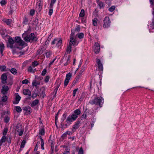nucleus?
Masks as SVG:
<instances>
[{
  "label": "nucleus",
  "instance_id": "0e129e2a",
  "mask_svg": "<svg viewBox=\"0 0 154 154\" xmlns=\"http://www.w3.org/2000/svg\"><path fill=\"white\" fill-rule=\"evenodd\" d=\"M49 78L50 77L49 76H46L45 79V82L46 83L48 82L49 81Z\"/></svg>",
  "mask_w": 154,
  "mask_h": 154
},
{
  "label": "nucleus",
  "instance_id": "bb28decb",
  "mask_svg": "<svg viewBox=\"0 0 154 154\" xmlns=\"http://www.w3.org/2000/svg\"><path fill=\"white\" fill-rule=\"evenodd\" d=\"M72 77V74L70 72L69 73L66 75L65 79L69 81Z\"/></svg>",
  "mask_w": 154,
  "mask_h": 154
},
{
  "label": "nucleus",
  "instance_id": "13d9d810",
  "mask_svg": "<svg viewBox=\"0 0 154 154\" xmlns=\"http://www.w3.org/2000/svg\"><path fill=\"white\" fill-rule=\"evenodd\" d=\"M0 3L2 6H3L6 4V2L5 0H2L0 2Z\"/></svg>",
  "mask_w": 154,
  "mask_h": 154
},
{
  "label": "nucleus",
  "instance_id": "e2e57ef3",
  "mask_svg": "<svg viewBox=\"0 0 154 154\" xmlns=\"http://www.w3.org/2000/svg\"><path fill=\"white\" fill-rule=\"evenodd\" d=\"M53 8H50V9H49V12H48V14L50 16L53 13Z\"/></svg>",
  "mask_w": 154,
  "mask_h": 154
},
{
  "label": "nucleus",
  "instance_id": "cd10ccee",
  "mask_svg": "<svg viewBox=\"0 0 154 154\" xmlns=\"http://www.w3.org/2000/svg\"><path fill=\"white\" fill-rule=\"evenodd\" d=\"M6 66L5 65L0 66V70L2 71H8V69H6Z\"/></svg>",
  "mask_w": 154,
  "mask_h": 154
},
{
  "label": "nucleus",
  "instance_id": "774afa93",
  "mask_svg": "<svg viewBox=\"0 0 154 154\" xmlns=\"http://www.w3.org/2000/svg\"><path fill=\"white\" fill-rule=\"evenodd\" d=\"M35 11L34 10H32L30 11V15L31 16H33L34 14Z\"/></svg>",
  "mask_w": 154,
  "mask_h": 154
},
{
  "label": "nucleus",
  "instance_id": "39448f33",
  "mask_svg": "<svg viewBox=\"0 0 154 154\" xmlns=\"http://www.w3.org/2000/svg\"><path fill=\"white\" fill-rule=\"evenodd\" d=\"M9 38L8 39V42L7 43V47H9L12 48L14 47L15 41L10 36H8Z\"/></svg>",
  "mask_w": 154,
  "mask_h": 154
},
{
  "label": "nucleus",
  "instance_id": "6e6552de",
  "mask_svg": "<svg viewBox=\"0 0 154 154\" xmlns=\"http://www.w3.org/2000/svg\"><path fill=\"white\" fill-rule=\"evenodd\" d=\"M22 48L21 47H20L18 45H14V47L12 48V51L13 54L17 53H18V50H21Z\"/></svg>",
  "mask_w": 154,
  "mask_h": 154
},
{
  "label": "nucleus",
  "instance_id": "5701e85b",
  "mask_svg": "<svg viewBox=\"0 0 154 154\" xmlns=\"http://www.w3.org/2000/svg\"><path fill=\"white\" fill-rule=\"evenodd\" d=\"M93 111L94 110L93 109H91L89 110L87 108H86L84 112L86 114H92V113H93Z\"/></svg>",
  "mask_w": 154,
  "mask_h": 154
},
{
  "label": "nucleus",
  "instance_id": "20e7f679",
  "mask_svg": "<svg viewBox=\"0 0 154 154\" xmlns=\"http://www.w3.org/2000/svg\"><path fill=\"white\" fill-rule=\"evenodd\" d=\"M15 44L16 45L20 46H22L24 45L25 42L24 41L22 40L21 38L19 37H16L15 38Z\"/></svg>",
  "mask_w": 154,
  "mask_h": 154
},
{
  "label": "nucleus",
  "instance_id": "dca6fc26",
  "mask_svg": "<svg viewBox=\"0 0 154 154\" xmlns=\"http://www.w3.org/2000/svg\"><path fill=\"white\" fill-rule=\"evenodd\" d=\"M97 4L100 9H103L104 8V4L102 2H99L98 1L97 2Z\"/></svg>",
  "mask_w": 154,
  "mask_h": 154
},
{
  "label": "nucleus",
  "instance_id": "69168bd1",
  "mask_svg": "<svg viewBox=\"0 0 154 154\" xmlns=\"http://www.w3.org/2000/svg\"><path fill=\"white\" fill-rule=\"evenodd\" d=\"M29 83V81L27 79H25L22 81L23 84H27Z\"/></svg>",
  "mask_w": 154,
  "mask_h": 154
},
{
  "label": "nucleus",
  "instance_id": "7ed1b4c3",
  "mask_svg": "<svg viewBox=\"0 0 154 154\" xmlns=\"http://www.w3.org/2000/svg\"><path fill=\"white\" fill-rule=\"evenodd\" d=\"M111 21L108 17H105L103 21V26L104 28H106L109 27Z\"/></svg>",
  "mask_w": 154,
  "mask_h": 154
},
{
  "label": "nucleus",
  "instance_id": "603ef678",
  "mask_svg": "<svg viewBox=\"0 0 154 154\" xmlns=\"http://www.w3.org/2000/svg\"><path fill=\"white\" fill-rule=\"evenodd\" d=\"M26 143V141L23 140L22 141V143H21V145H20V147L23 148L24 147V145L25 144V143Z\"/></svg>",
  "mask_w": 154,
  "mask_h": 154
},
{
  "label": "nucleus",
  "instance_id": "a19ab883",
  "mask_svg": "<svg viewBox=\"0 0 154 154\" xmlns=\"http://www.w3.org/2000/svg\"><path fill=\"white\" fill-rule=\"evenodd\" d=\"M8 97L6 95H4L2 99V101L3 102H5L7 100Z\"/></svg>",
  "mask_w": 154,
  "mask_h": 154
},
{
  "label": "nucleus",
  "instance_id": "c756f323",
  "mask_svg": "<svg viewBox=\"0 0 154 154\" xmlns=\"http://www.w3.org/2000/svg\"><path fill=\"white\" fill-rule=\"evenodd\" d=\"M46 57L48 58L50 57V56L52 54V53L51 51H49L46 52L45 53Z\"/></svg>",
  "mask_w": 154,
  "mask_h": 154
},
{
  "label": "nucleus",
  "instance_id": "4468645a",
  "mask_svg": "<svg viewBox=\"0 0 154 154\" xmlns=\"http://www.w3.org/2000/svg\"><path fill=\"white\" fill-rule=\"evenodd\" d=\"M30 40L36 41L37 40L38 38L35 37L34 34L33 33H31L29 36Z\"/></svg>",
  "mask_w": 154,
  "mask_h": 154
},
{
  "label": "nucleus",
  "instance_id": "a211bd4d",
  "mask_svg": "<svg viewBox=\"0 0 154 154\" xmlns=\"http://www.w3.org/2000/svg\"><path fill=\"white\" fill-rule=\"evenodd\" d=\"M76 40L74 38L73 39H70L69 41V45L71 46H74L76 44Z\"/></svg>",
  "mask_w": 154,
  "mask_h": 154
},
{
  "label": "nucleus",
  "instance_id": "9d476101",
  "mask_svg": "<svg viewBox=\"0 0 154 154\" xmlns=\"http://www.w3.org/2000/svg\"><path fill=\"white\" fill-rule=\"evenodd\" d=\"M9 89V88L8 86L3 85L1 90V92L3 94H6Z\"/></svg>",
  "mask_w": 154,
  "mask_h": 154
},
{
  "label": "nucleus",
  "instance_id": "79ce46f5",
  "mask_svg": "<svg viewBox=\"0 0 154 154\" xmlns=\"http://www.w3.org/2000/svg\"><path fill=\"white\" fill-rule=\"evenodd\" d=\"M56 0H51L50 5V8H53L54 4L56 2Z\"/></svg>",
  "mask_w": 154,
  "mask_h": 154
},
{
  "label": "nucleus",
  "instance_id": "f3484780",
  "mask_svg": "<svg viewBox=\"0 0 154 154\" xmlns=\"http://www.w3.org/2000/svg\"><path fill=\"white\" fill-rule=\"evenodd\" d=\"M5 46L2 42L0 43V52L2 55H3V51L4 48Z\"/></svg>",
  "mask_w": 154,
  "mask_h": 154
},
{
  "label": "nucleus",
  "instance_id": "f704fd0d",
  "mask_svg": "<svg viewBox=\"0 0 154 154\" xmlns=\"http://www.w3.org/2000/svg\"><path fill=\"white\" fill-rule=\"evenodd\" d=\"M78 38L80 39H82L83 38L84 36V34L82 32L78 33Z\"/></svg>",
  "mask_w": 154,
  "mask_h": 154
},
{
  "label": "nucleus",
  "instance_id": "5fc2aeb1",
  "mask_svg": "<svg viewBox=\"0 0 154 154\" xmlns=\"http://www.w3.org/2000/svg\"><path fill=\"white\" fill-rule=\"evenodd\" d=\"M46 72L47 70L46 69H45L42 71L41 74L42 76H44L46 74Z\"/></svg>",
  "mask_w": 154,
  "mask_h": 154
},
{
  "label": "nucleus",
  "instance_id": "de8ad7c7",
  "mask_svg": "<svg viewBox=\"0 0 154 154\" xmlns=\"http://www.w3.org/2000/svg\"><path fill=\"white\" fill-rule=\"evenodd\" d=\"M85 67H84L83 66L82 67V69L80 71V72L79 74V76H81L82 75V72H84V71L85 70Z\"/></svg>",
  "mask_w": 154,
  "mask_h": 154
},
{
  "label": "nucleus",
  "instance_id": "ea45409f",
  "mask_svg": "<svg viewBox=\"0 0 154 154\" xmlns=\"http://www.w3.org/2000/svg\"><path fill=\"white\" fill-rule=\"evenodd\" d=\"M8 131V129L7 128H5L4 129L3 134V136H5L7 132Z\"/></svg>",
  "mask_w": 154,
  "mask_h": 154
},
{
  "label": "nucleus",
  "instance_id": "2eb2a0df",
  "mask_svg": "<svg viewBox=\"0 0 154 154\" xmlns=\"http://www.w3.org/2000/svg\"><path fill=\"white\" fill-rule=\"evenodd\" d=\"M97 63L98 65V68L100 69H103V66L102 63H101L100 60L99 59L97 60Z\"/></svg>",
  "mask_w": 154,
  "mask_h": 154
},
{
  "label": "nucleus",
  "instance_id": "412c9836",
  "mask_svg": "<svg viewBox=\"0 0 154 154\" xmlns=\"http://www.w3.org/2000/svg\"><path fill=\"white\" fill-rule=\"evenodd\" d=\"M6 137L5 136H3L0 140V147L2 145L3 143L5 142L6 141Z\"/></svg>",
  "mask_w": 154,
  "mask_h": 154
},
{
  "label": "nucleus",
  "instance_id": "37998d69",
  "mask_svg": "<svg viewBox=\"0 0 154 154\" xmlns=\"http://www.w3.org/2000/svg\"><path fill=\"white\" fill-rule=\"evenodd\" d=\"M69 149L67 147H66L64 151L63 152V154H68L69 153Z\"/></svg>",
  "mask_w": 154,
  "mask_h": 154
},
{
  "label": "nucleus",
  "instance_id": "6ab92c4d",
  "mask_svg": "<svg viewBox=\"0 0 154 154\" xmlns=\"http://www.w3.org/2000/svg\"><path fill=\"white\" fill-rule=\"evenodd\" d=\"M39 100L38 99L35 100L32 102L30 106L31 107H33L39 103Z\"/></svg>",
  "mask_w": 154,
  "mask_h": 154
},
{
  "label": "nucleus",
  "instance_id": "2f4dec72",
  "mask_svg": "<svg viewBox=\"0 0 154 154\" xmlns=\"http://www.w3.org/2000/svg\"><path fill=\"white\" fill-rule=\"evenodd\" d=\"M5 22L8 25L10 26L12 22V20L11 19H7L5 20Z\"/></svg>",
  "mask_w": 154,
  "mask_h": 154
},
{
  "label": "nucleus",
  "instance_id": "f03ea898",
  "mask_svg": "<svg viewBox=\"0 0 154 154\" xmlns=\"http://www.w3.org/2000/svg\"><path fill=\"white\" fill-rule=\"evenodd\" d=\"M103 103V99L102 97H96L94 100H90L89 103L92 105L94 104L99 105L100 107H102Z\"/></svg>",
  "mask_w": 154,
  "mask_h": 154
},
{
  "label": "nucleus",
  "instance_id": "8fccbe9b",
  "mask_svg": "<svg viewBox=\"0 0 154 154\" xmlns=\"http://www.w3.org/2000/svg\"><path fill=\"white\" fill-rule=\"evenodd\" d=\"M42 4V2L41 0H37V2L36 4L37 6L42 7L41 5Z\"/></svg>",
  "mask_w": 154,
  "mask_h": 154
},
{
  "label": "nucleus",
  "instance_id": "6e6d98bb",
  "mask_svg": "<svg viewBox=\"0 0 154 154\" xmlns=\"http://www.w3.org/2000/svg\"><path fill=\"white\" fill-rule=\"evenodd\" d=\"M74 30L75 31H76L77 32H79L80 31V27L79 26V25H77L75 30Z\"/></svg>",
  "mask_w": 154,
  "mask_h": 154
},
{
  "label": "nucleus",
  "instance_id": "4be33fe9",
  "mask_svg": "<svg viewBox=\"0 0 154 154\" xmlns=\"http://www.w3.org/2000/svg\"><path fill=\"white\" fill-rule=\"evenodd\" d=\"M45 50V49L44 48V47H42L41 48L37 51V54H42Z\"/></svg>",
  "mask_w": 154,
  "mask_h": 154
},
{
  "label": "nucleus",
  "instance_id": "09e8293b",
  "mask_svg": "<svg viewBox=\"0 0 154 154\" xmlns=\"http://www.w3.org/2000/svg\"><path fill=\"white\" fill-rule=\"evenodd\" d=\"M115 9V7L114 6H112L109 8V11L111 12L113 11Z\"/></svg>",
  "mask_w": 154,
  "mask_h": 154
},
{
  "label": "nucleus",
  "instance_id": "1a4fd4ad",
  "mask_svg": "<svg viewBox=\"0 0 154 154\" xmlns=\"http://www.w3.org/2000/svg\"><path fill=\"white\" fill-rule=\"evenodd\" d=\"M23 110L26 111V115L30 114L32 112V109L29 106H24L22 107Z\"/></svg>",
  "mask_w": 154,
  "mask_h": 154
},
{
  "label": "nucleus",
  "instance_id": "a18cd8bd",
  "mask_svg": "<svg viewBox=\"0 0 154 154\" xmlns=\"http://www.w3.org/2000/svg\"><path fill=\"white\" fill-rule=\"evenodd\" d=\"M39 94L37 92V93H33L32 96V98L34 99L35 98V97H37V96H39Z\"/></svg>",
  "mask_w": 154,
  "mask_h": 154
},
{
  "label": "nucleus",
  "instance_id": "ddd939ff",
  "mask_svg": "<svg viewBox=\"0 0 154 154\" xmlns=\"http://www.w3.org/2000/svg\"><path fill=\"white\" fill-rule=\"evenodd\" d=\"M1 79L2 80V83L4 84L6 83V80L7 79V77L5 74H3L1 76Z\"/></svg>",
  "mask_w": 154,
  "mask_h": 154
},
{
  "label": "nucleus",
  "instance_id": "338daca9",
  "mask_svg": "<svg viewBox=\"0 0 154 154\" xmlns=\"http://www.w3.org/2000/svg\"><path fill=\"white\" fill-rule=\"evenodd\" d=\"M28 21V19L26 17H25L23 21V23L24 24H26L27 23Z\"/></svg>",
  "mask_w": 154,
  "mask_h": 154
},
{
  "label": "nucleus",
  "instance_id": "473e14b6",
  "mask_svg": "<svg viewBox=\"0 0 154 154\" xmlns=\"http://www.w3.org/2000/svg\"><path fill=\"white\" fill-rule=\"evenodd\" d=\"M15 110L18 113L22 111V109L19 106H16L15 107Z\"/></svg>",
  "mask_w": 154,
  "mask_h": 154
},
{
  "label": "nucleus",
  "instance_id": "aec40b11",
  "mask_svg": "<svg viewBox=\"0 0 154 154\" xmlns=\"http://www.w3.org/2000/svg\"><path fill=\"white\" fill-rule=\"evenodd\" d=\"M8 71H10L11 73L14 75H16L17 73V71L15 68H12L11 69H8Z\"/></svg>",
  "mask_w": 154,
  "mask_h": 154
},
{
  "label": "nucleus",
  "instance_id": "bf43d9fd",
  "mask_svg": "<svg viewBox=\"0 0 154 154\" xmlns=\"http://www.w3.org/2000/svg\"><path fill=\"white\" fill-rule=\"evenodd\" d=\"M69 81L68 80H66V79H65L64 82V86L65 87H66L67 86V85L69 82Z\"/></svg>",
  "mask_w": 154,
  "mask_h": 154
},
{
  "label": "nucleus",
  "instance_id": "4d7b16f0",
  "mask_svg": "<svg viewBox=\"0 0 154 154\" xmlns=\"http://www.w3.org/2000/svg\"><path fill=\"white\" fill-rule=\"evenodd\" d=\"M66 113H65L63 114L62 118L61 119V120L62 121V122H63L66 119Z\"/></svg>",
  "mask_w": 154,
  "mask_h": 154
},
{
  "label": "nucleus",
  "instance_id": "052dcab7",
  "mask_svg": "<svg viewBox=\"0 0 154 154\" xmlns=\"http://www.w3.org/2000/svg\"><path fill=\"white\" fill-rule=\"evenodd\" d=\"M85 97V93H82V94L80 98L79 99V100L80 101H82L83 100Z\"/></svg>",
  "mask_w": 154,
  "mask_h": 154
},
{
  "label": "nucleus",
  "instance_id": "680f3d73",
  "mask_svg": "<svg viewBox=\"0 0 154 154\" xmlns=\"http://www.w3.org/2000/svg\"><path fill=\"white\" fill-rule=\"evenodd\" d=\"M78 153L79 154H83V150L82 147L80 148L79 150L78 151Z\"/></svg>",
  "mask_w": 154,
  "mask_h": 154
},
{
  "label": "nucleus",
  "instance_id": "58836bf2",
  "mask_svg": "<svg viewBox=\"0 0 154 154\" xmlns=\"http://www.w3.org/2000/svg\"><path fill=\"white\" fill-rule=\"evenodd\" d=\"M45 134V130L44 128H42L39 131L40 135H43Z\"/></svg>",
  "mask_w": 154,
  "mask_h": 154
},
{
  "label": "nucleus",
  "instance_id": "49530a36",
  "mask_svg": "<svg viewBox=\"0 0 154 154\" xmlns=\"http://www.w3.org/2000/svg\"><path fill=\"white\" fill-rule=\"evenodd\" d=\"M42 9V7L36 6V11L37 12H39Z\"/></svg>",
  "mask_w": 154,
  "mask_h": 154
},
{
  "label": "nucleus",
  "instance_id": "a878e982",
  "mask_svg": "<svg viewBox=\"0 0 154 154\" xmlns=\"http://www.w3.org/2000/svg\"><path fill=\"white\" fill-rule=\"evenodd\" d=\"M75 30L73 29H72L71 30V33L70 35V39H73L74 38V35L75 34Z\"/></svg>",
  "mask_w": 154,
  "mask_h": 154
},
{
  "label": "nucleus",
  "instance_id": "c9c22d12",
  "mask_svg": "<svg viewBox=\"0 0 154 154\" xmlns=\"http://www.w3.org/2000/svg\"><path fill=\"white\" fill-rule=\"evenodd\" d=\"M85 15V11L83 9H82L79 14V16L81 17H83Z\"/></svg>",
  "mask_w": 154,
  "mask_h": 154
},
{
  "label": "nucleus",
  "instance_id": "b1692460",
  "mask_svg": "<svg viewBox=\"0 0 154 154\" xmlns=\"http://www.w3.org/2000/svg\"><path fill=\"white\" fill-rule=\"evenodd\" d=\"M61 82L62 80L60 79H58L57 80L56 82V84H57V86L56 88L58 89V88L60 85Z\"/></svg>",
  "mask_w": 154,
  "mask_h": 154
},
{
  "label": "nucleus",
  "instance_id": "e433bc0d",
  "mask_svg": "<svg viewBox=\"0 0 154 154\" xmlns=\"http://www.w3.org/2000/svg\"><path fill=\"white\" fill-rule=\"evenodd\" d=\"M62 41L61 39H60L59 40H58L57 39V40L56 42V45L58 46H59L62 44Z\"/></svg>",
  "mask_w": 154,
  "mask_h": 154
},
{
  "label": "nucleus",
  "instance_id": "3c124183",
  "mask_svg": "<svg viewBox=\"0 0 154 154\" xmlns=\"http://www.w3.org/2000/svg\"><path fill=\"white\" fill-rule=\"evenodd\" d=\"M24 39L25 40V41L28 42H30V38L28 36H26L24 38Z\"/></svg>",
  "mask_w": 154,
  "mask_h": 154
},
{
  "label": "nucleus",
  "instance_id": "423d86ee",
  "mask_svg": "<svg viewBox=\"0 0 154 154\" xmlns=\"http://www.w3.org/2000/svg\"><path fill=\"white\" fill-rule=\"evenodd\" d=\"M16 131L19 133L18 135L20 136L22 135L23 132V129L22 125L20 124H18L16 127Z\"/></svg>",
  "mask_w": 154,
  "mask_h": 154
},
{
  "label": "nucleus",
  "instance_id": "864d4df0",
  "mask_svg": "<svg viewBox=\"0 0 154 154\" xmlns=\"http://www.w3.org/2000/svg\"><path fill=\"white\" fill-rule=\"evenodd\" d=\"M38 63L36 61H34L32 63V65L33 66V67H35L38 65Z\"/></svg>",
  "mask_w": 154,
  "mask_h": 154
},
{
  "label": "nucleus",
  "instance_id": "72a5a7b5",
  "mask_svg": "<svg viewBox=\"0 0 154 154\" xmlns=\"http://www.w3.org/2000/svg\"><path fill=\"white\" fill-rule=\"evenodd\" d=\"M93 25L94 26H97V19L96 18H94L92 20Z\"/></svg>",
  "mask_w": 154,
  "mask_h": 154
},
{
  "label": "nucleus",
  "instance_id": "c85d7f7f",
  "mask_svg": "<svg viewBox=\"0 0 154 154\" xmlns=\"http://www.w3.org/2000/svg\"><path fill=\"white\" fill-rule=\"evenodd\" d=\"M48 142L50 143H51V148L52 149V152H53V149L54 147V142L53 140H48Z\"/></svg>",
  "mask_w": 154,
  "mask_h": 154
},
{
  "label": "nucleus",
  "instance_id": "c03bdc74",
  "mask_svg": "<svg viewBox=\"0 0 154 154\" xmlns=\"http://www.w3.org/2000/svg\"><path fill=\"white\" fill-rule=\"evenodd\" d=\"M71 46L69 45L68 46L67 48V52H69V53H70L71 51Z\"/></svg>",
  "mask_w": 154,
  "mask_h": 154
},
{
  "label": "nucleus",
  "instance_id": "4c0bfd02",
  "mask_svg": "<svg viewBox=\"0 0 154 154\" xmlns=\"http://www.w3.org/2000/svg\"><path fill=\"white\" fill-rule=\"evenodd\" d=\"M10 120V118L8 116H5L4 120L5 122L6 123H8Z\"/></svg>",
  "mask_w": 154,
  "mask_h": 154
},
{
  "label": "nucleus",
  "instance_id": "f8f14e48",
  "mask_svg": "<svg viewBox=\"0 0 154 154\" xmlns=\"http://www.w3.org/2000/svg\"><path fill=\"white\" fill-rule=\"evenodd\" d=\"M21 97L18 95L17 93L16 94V96L15 97V101L13 102L14 104H18L21 99Z\"/></svg>",
  "mask_w": 154,
  "mask_h": 154
},
{
  "label": "nucleus",
  "instance_id": "393cba45",
  "mask_svg": "<svg viewBox=\"0 0 154 154\" xmlns=\"http://www.w3.org/2000/svg\"><path fill=\"white\" fill-rule=\"evenodd\" d=\"M79 123H80V121H77L75 122V124L74 125L73 128L75 129H77L80 126L79 125Z\"/></svg>",
  "mask_w": 154,
  "mask_h": 154
},
{
  "label": "nucleus",
  "instance_id": "f257e3e1",
  "mask_svg": "<svg viewBox=\"0 0 154 154\" xmlns=\"http://www.w3.org/2000/svg\"><path fill=\"white\" fill-rule=\"evenodd\" d=\"M74 112V114H72L71 116H69L67 118L66 122H67L68 124H69V122H71L75 120L78 117V116L81 113V110L79 109L75 110Z\"/></svg>",
  "mask_w": 154,
  "mask_h": 154
},
{
  "label": "nucleus",
  "instance_id": "0eeeda50",
  "mask_svg": "<svg viewBox=\"0 0 154 154\" xmlns=\"http://www.w3.org/2000/svg\"><path fill=\"white\" fill-rule=\"evenodd\" d=\"M100 45L98 43H95L94 47V50L95 53L97 54L99 53L100 51Z\"/></svg>",
  "mask_w": 154,
  "mask_h": 154
},
{
  "label": "nucleus",
  "instance_id": "7c9ffc66",
  "mask_svg": "<svg viewBox=\"0 0 154 154\" xmlns=\"http://www.w3.org/2000/svg\"><path fill=\"white\" fill-rule=\"evenodd\" d=\"M40 83L36 82V80H34L32 82V85L33 86L36 87L37 85H39Z\"/></svg>",
  "mask_w": 154,
  "mask_h": 154
},
{
  "label": "nucleus",
  "instance_id": "9b49d317",
  "mask_svg": "<svg viewBox=\"0 0 154 154\" xmlns=\"http://www.w3.org/2000/svg\"><path fill=\"white\" fill-rule=\"evenodd\" d=\"M23 93L24 95H28L29 97H30L31 95V92L28 89H24L23 91ZM30 97L28 98L29 99H30Z\"/></svg>",
  "mask_w": 154,
  "mask_h": 154
}]
</instances>
